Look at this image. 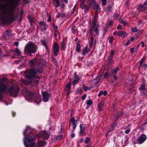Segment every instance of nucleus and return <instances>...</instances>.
I'll return each mask as SVG.
<instances>
[{"label":"nucleus","instance_id":"obj_43","mask_svg":"<svg viewBox=\"0 0 147 147\" xmlns=\"http://www.w3.org/2000/svg\"><path fill=\"white\" fill-rule=\"evenodd\" d=\"M107 0H102V4L103 5H105L106 4Z\"/></svg>","mask_w":147,"mask_h":147},{"label":"nucleus","instance_id":"obj_9","mask_svg":"<svg viewBox=\"0 0 147 147\" xmlns=\"http://www.w3.org/2000/svg\"><path fill=\"white\" fill-rule=\"evenodd\" d=\"M114 35H117L122 38H125L127 35L126 33L124 31L121 30L119 31H116L113 33Z\"/></svg>","mask_w":147,"mask_h":147},{"label":"nucleus","instance_id":"obj_41","mask_svg":"<svg viewBox=\"0 0 147 147\" xmlns=\"http://www.w3.org/2000/svg\"><path fill=\"white\" fill-rule=\"evenodd\" d=\"M113 39L114 38L113 37H111L109 39V42L111 43H112L113 42Z\"/></svg>","mask_w":147,"mask_h":147},{"label":"nucleus","instance_id":"obj_53","mask_svg":"<svg viewBox=\"0 0 147 147\" xmlns=\"http://www.w3.org/2000/svg\"><path fill=\"white\" fill-rule=\"evenodd\" d=\"M84 89L85 91H86L88 90L89 89L88 87H84Z\"/></svg>","mask_w":147,"mask_h":147},{"label":"nucleus","instance_id":"obj_54","mask_svg":"<svg viewBox=\"0 0 147 147\" xmlns=\"http://www.w3.org/2000/svg\"><path fill=\"white\" fill-rule=\"evenodd\" d=\"M130 51L132 54H133L134 53V48H131L130 49Z\"/></svg>","mask_w":147,"mask_h":147},{"label":"nucleus","instance_id":"obj_30","mask_svg":"<svg viewBox=\"0 0 147 147\" xmlns=\"http://www.w3.org/2000/svg\"><path fill=\"white\" fill-rule=\"evenodd\" d=\"M81 50V47L80 45H78L76 46V51L77 52L80 51Z\"/></svg>","mask_w":147,"mask_h":147},{"label":"nucleus","instance_id":"obj_33","mask_svg":"<svg viewBox=\"0 0 147 147\" xmlns=\"http://www.w3.org/2000/svg\"><path fill=\"white\" fill-rule=\"evenodd\" d=\"M119 15L118 13H115L114 15V19L115 20L117 19L119 16Z\"/></svg>","mask_w":147,"mask_h":147},{"label":"nucleus","instance_id":"obj_46","mask_svg":"<svg viewBox=\"0 0 147 147\" xmlns=\"http://www.w3.org/2000/svg\"><path fill=\"white\" fill-rule=\"evenodd\" d=\"M43 26L44 28V31L46 30L48 27V26L45 23L44 24V25Z\"/></svg>","mask_w":147,"mask_h":147},{"label":"nucleus","instance_id":"obj_3","mask_svg":"<svg viewBox=\"0 0 147 147\" xmlns=\"http://www.w3.org/2000/svg\"><path fill=\"white\" fill-rule=\"evenodd\" d=\"M39 63V65L37 68L35 69H32L28 71V73L26 75L27 78V81L22 79L21 82L22 83L26 85L29 84L32 82V78L33 77H36L35 75L37 73H41L42 72V66L45 65V61L43 59H40Z\"/></svg>","mask_w":147,"mask_h":147},{"label":"nucleus","instance_id":"obj_60","mask_svg":"<svg viewBox=\"0 0 147 147\" xmlns=\"http://www.w3.org/2000/svg\"><path fill=\"white\" fill-rule=\"evenodd\" d=\"M143 60H144L143 59H142L140 61V65H141L143 63Z\"/></svg>","mask_w":147,"mask_h":147},{"label":"nucleus","instance_id":"obj_61","mask_svg":"<svg viewBox=\"0 0 147 147\" xmlns=\"http://www.w3.org/2000/svg\"><path fill=\"white\" fill-rule=\"evenodd\" d=\"M55 37H56L57 36V34H58V32L57 31H55Z\"/></svg>","mask_w":147,"mask_h":147},{"label":"nucleus","instance_id":"obj_32","mask_svg":"<svg viewBox=\"0 0 147 147\" xmlns=\"http://www.w3.org/2000/svg\"><path fill=\"white\" fill-rule=\"evenodd\" d=\"M145 85L144 84L142 85L139 88L140 90H144L145 88Z\"/></svg>","mask_w":147,"mask_h":147},{"label":"nucleus","instance_id":"obj_25","mask_svg":"<svg viewBox=\"0 0 147 147\" xmlns=\"http://www.w3.org/2000/svg\"><path fill=\"white\" fill-rule=\"evenodd\" d=\"M27 18L30 21L31 25L32 24V23L35 22V19L32 17L29 16Z\"/></svg>","mask_w":147,"mask_h":147},{"label":"nucleus","instance_id":"obj_48","mask_svg":"<svg viewBox=\"0 0 147 147\" xmlns=\"http://www.w3.org/2000/svg\"><path fill=\"white\" fill-rule=\"evenodd\" d=\"M85 129H80V133L81 134H83L84 133V131Z\"/></svg>","mask_w":147,"mask_h":147},{"label":"nucleus","instance_id":"obj_35","mask_svg":"<svg viewBox=\"0 0 147 147\" xmlns=\"http://www.w3.org/2000/svg\"><path fill=\"white\" fill-rule=\"evenodd\" d=\"M144 7V6L142 4H140L138 8V9L139 10H141L142 8Z\"/></svg>","mask_w":147,"mask_h":147},{"label":"nucleus","instance_id":"obj_7","mask_svg":"<svg viewBox=\"0 0 147 147\" xmlns=\"http://www.w3.org/2000/svg\"><path fill=\"white\" fill-rule=\"evenodd\" d=\"M96 17L94 16L93 18V21L92 24V30L95 32V35L98 36L99 35V26L96 24Z\"/></svg>","mask_w":147,"mask_h":147},{"label":"nucleus","instance_id":"obj_2","mask_svg":"<svg viewBox=\"0 0 147 147\" xmlns=\"http://www.w3.org/2000/svg\"><path fill=\"white\" fill-rule=\"evenodd\" d=\"M6 90L11 96L16 97L18 94L19 88L17 85L9 86L7 79L3 77L0 79V100L2 98L3 94Z\"/></svg>","mask_w":147,"mask_h":147},{"label":"nucleus","instance_id":"obj_52","mask_svg":"<svg viewBox=\"0 0 147 147\" xmlns=\"http://www.w3.org/2000/svg\"><path fill=\"white\" fill-rule=\"evenodd\" d=\"M130 131V129H128L125 131V133L126 134H128Z\"/></svg>","mask_w":147,"mask_h":147},{"label":"nucleus","instance_id":"obj_36","mask_svg":"<svg viewBox=\"0 0 147 147\" xmlns=\"http://www.w3.org/2000/svg\"><path fill=\"white\" fill-rule=\"evenodd\" d=\"M112 7L110 6H109L106 8V10L107 11H111Z\"/></svg>","mask_w":147,"mask_h":147},{"label":"nucleus","instance_id":"obj_21","mask_svg":"<svg viewBox=\"0 0 147 147\" xmlns=\"http://www.w3.org/2000/svg\"><path fill=\"white\" fill-rule=\"evenodd\" d=\"M29 63L31 66H34L35 65L36 63V59H34L30 61L29 62Z\"/></svg>","mask_w":147,"mask_h":147},{"label":"nucleus","instance_id":"obj_28","mask_svg":"<svg viewBox=\"0 0 147 147\" xmlns=\"http://www.w3.org/2000/svg\"><path fill=\"white\" fill-rule=\"evenodd\" d=\"M82 9H87V7L86 5L84 4V3L83 2H82L81 5H80Z\"/></svg>","mask_w":147,"mask_h":147},{"label":"nucleus","instance_id":"obj_24","mask_svg":"<svg viewBox=\"0 0 147 147\" xmlns=\"http://www.w3.org/2000/svg\"><path fill=\"white\" fill-rule=\"evenodd\" d=\"M54 5L57 7L60 6L59 1L58 0H54Z\"/></svg>","mask_w":147,"mask_h":147},{"label":"nucleus","instance_id":"obj_18","mask_svg":"<svg viewBox=\"0 0 147 147\" xmlns=\"http://www.w3.org/2000/svg\"><path fill=\"white\" fill-rule=\"evenodd\" d=\"M12 51L14 52L18 56L20 57L21 56V53L18 49H16L15 50H13Z\"/></svg>","mask_w":147,"mask_h":147},{"label":"nucleus","instance_id":"obj_50","mask_svg":"<svg viewBox=\"0 0 147 147\" xmlns=\"http://www.w3.org/2000/svg\"><path fill=\"white\" fill-rule=\"evenodd\" d=\"M86 97V94H84L83 95V96L82 97V99L83 100H84Z\"/></svg>","mask_w":147,"mask_h":147},{"label":"nucleus","instance_id":"obj_27","mask_svg":"<svg viewBox=\"0 0 147 147\" xmlns=\"http://www.w3.org/2000/svg\"><path fill=\"white\" fill-rule=\"evenodd\" d=\"M45 142L43 141H40L38 142V147H42L44 144Z\"/></svg>","mask_w":147,"mask_h":147},{"label":"nucleus","instance_id":"obj_62","mask_svg":"<svg viewBox=\"0 0 147 147\" xmlns=\"http://www.w3.org/2000/svg\"><path fill=\"white\" fill-rule=\"evenodd\" d=\"M75 136V134L74 133H72L71 135V137L72 138H73Z\"/></svg>","mask_w":147,"mask_h":147},{"label":"nucleus","instance_id":"obj_59","mask_svg":"<svg viewBox=\"0 0 147 147\" xmlns=\"http://www.w3.org/2000/svg\"><path fill=\"white\" fill-rule=\"evenodd\" d=\"M131 41L130 40H128L127 42L126 43V45H128L131 43Z\"/></svg>","mask_w":147,"mask_h":147},{"label":"nucleus","instance_id":"obj_38","mask_svg":"<svg viewBox=\"0 0 147 147\" xmlns=\"http://www.w3.org/2000/svg\"><path fill=\"white\" fill-rule=\"evenodd\" d=\"M109 74L108 73H105L104 75V77L105 78H109Z\"/></svg>","mask_w":147,"mask_h":147},{"label":"nucleus","instance_id":"obj_40","mask_svg":"<svg viewBox=\"0 0 147 147\" xmlns=\"http://www.w3.org/2000/svg\"><path fill=\"white\" fill-rule=\"evenodd\" d=\"M81 92H82V90H81V89H80V88L79 89H78L76 91V93L77 94H79Z\"/></svg>","mask_w":147,"mask_h":147},{"label":"nucleus","instance_id":"obj_63","mask_svg":"<svg viewBox=\"0 0 147 147\" xmlns=\"http://www.w3.org/2000/svg\"><path fill=\"white\" fill-rule=\"evenodd\" d=\"M140 44L141 45L142 47H144V43L143 42H141Z\"/></svg>","mask_w":147,"mask_h":147},{"label":"nucleus","instance_id":"obj_14","mask_svg":"<svg viewBox=\"0 0 147 147\" xmlns=\"http://www.w3.org/2000/svg\"><path fill=\"white\" fill-rule=\"evenodd\" d=\"M74 80L72 82V84L74 86H75L78 82L79 80V78L78 76L75 73L74 75Z\"/></svg>","mask_w":147,"mask_h":147},{"label":"nucleus","instance_id":"obj_16","mask_svg":"<svg viewBox=\"0 0 147 147\" xmlns=\"http://www.w3.org/2000/svg\"><path fill=\"white\" fill-rule=\"evenodd\" d=\"M12 36L11 32L8 30H7L5 31L3 35V36L4 38H6L7 36H8L9 38H10Z\"/></svg>","mask_w":147,"mask_h":147},{"label":"nucleus","instance_id":"obj_23","mask_svg":"<svg viewBox=\"0 0 147 147\" xmlns=\"http://www.w3.org/2000/svg\"><path fill=\"white\" fill-rule=\"evenodd\" d=\"M90 50L89 48H88L87 47H86L85 49L84 50V51L83 52V55H86L87 54L89 51Z\"/></svg>","mask_w":147,"mask_h":147},{"label":"nucleus","instance_id":"obj_49","mask_svg":"<svg viewBox=\"0 0 147 147\" xmlns=\"http://www.w3.org/2000/svg\"><path fill=\"white\" fill-rule=\"evenodd\" d=\"M122 28V26L121 25H119L117 27V29H120Z\"/></svg>","mask_w":147,"mask_h":147},{"label":"nucleus","instance_id":"obj_4","mask_svg":"<svg viewBox=\"0 0 147 147\" xmlns=\"http://www.w3.org/2000/svg\"><path fill=\"white\" fill-rule=\"evenodd\" d=\"M29 128V127H27L23 132L25 138L24 140L25 146V147H36L34 143L36 134L30 133L28 136L25 135V133Z\"/></svg>","mask_w":147,"mask_h":147},{"label":"nucleus","instance_id":"obj_6","mask_svg":"<svg viewBox=\"0 0 147 147\" xmlns=\"http://www.w3.org/2000/svg\"><path fill=\"white\" fill-rule=\"evenodd\" d=\"M26 98L29 99H33L38 104L37 102L38 100V95L34 92H27Z\"/></svg>","mask_w":147,"mask_h":147},{"label":"nucleus","instance_id":"obj_13","mask_svg":"<svg viewBox=\"0 0 147 147\" xmlns=\"http://www.w3.org/2000/svg\"><path fill=\"white\" fill-rule=\"evenodd\" d=\"M71 81L68 82L66 86L65 90L67 92V94L68 95L70 93V90L71 89V84L70 83Z\"/></svg>","mask_w":147,"mask_h":147},{"label":"nucleus","instance_id":"obj_45","mask_svg":"<svg viewBox=\"0 0 147 147\" xmlns=\"http://www.w3.org/2000/svg\"><path fill=\"white\" fill-rule=\"evenodd\" d=\"M114 129V127H112L111 128V129H110L108 131V133L106 135V137H107L108 135V134L109 132H110L111 130H113Z\"/></svg>","mask_w":147,"mask_h":147},{"label":"nucleus","instance_id":"obj_15","mask_svg":"<svg viewBox=\"0 0 147 147\" xmlns=\"http://www.w3.org/2000/svg\"><path fill=\"white\" fill-rule=\"evenodd\" d=\"M70 121H71V122L72 123L73 130H74L76 128V120H75V118L73 117L70 119Z\"/></svg>","mask_w":147,"mask_h":147},{"label":"nucleus","instance_id":"obj_42","mask_svg":"<svg viewBox=\"0 0 147 147\" xmlns=\"http://www.w3.org/2000/svg\"><path fill=\"white\" fill-rule=\"evenodd\" d=\"M119 22L121 23H122L125 25H126V22L122 20H119Z\"/></svg>","mask_w":147,"mask_h":147},{"label":"nucleus","instance_id":"obj_26","mask_svg":"<svg viewBox=\"0 0 147 147\" xmlns=\"http://www.w3.org/2000/svg\"><path fill=\"white\" fill-rule=\"evenodd\" d=\"M65 16V14L63 12L59 13L58 15L57 16V18L61 17H64Z\"/></svg>","mask_w":147,"mask_h":147},{"label":"nucleus","instance_id":"obj_10","mask_svg":"<svg viewBox=\"0 0 147 147\" xmlns=\"http://www.w3.org/2000/svg\"><path fill=\"white\" fill-rule=\"evenodd\" d=\"M147 139V137L145 134H142L138 139V143L139 144H141L144 143Z\"/></svg>","mask_w":147,"mask_h":147},{"label":"nucleus","instance_id":"obj_56","mask_svg":"<svg viewBox=\"0 0 147 147\" xmlns=\"http://www.w3.org/2000/svg\"><path fill=\"white\" fill-rule=\"evenodd\" d=\"M43 45L45 46L46 49L47 50L48 49V48L46 43L45 42H43Z\"/></svg>","mask_w":147,"mask_h":147},{"label":"nucleus","instance_id":"obj_44","mask_svg":"<svg viewBox=\"0 0 147 147\" xmlns=\"http://www.w3.org/2000/svg\"><path fill=\"white\" fill-rule=\"evenodd\" d=\"M38 23L40 26H43L45 24V23L44 22H38Z\"/></svg>","mask_w":147,"mask_h":147},{"label":"nucleus","instance_id":"obj_51","mask_svg":"<svg viewBox=\"0 0 147 147\" xmlns=\"http://www.w3.org/2000/svg\"><path fill=\"white\" fill-rule=\"evenodd\" d=\"M103 94V91L102 90L100 91L98 95L99 97L101 96Z\"/></svg>","mask_w":147,"mask_h":147},{"label":"nucleus","instance_id":"obj_31","mask_svg":"<svg viewBox=\"0 0 147 147\" xmlns=\"http://www.w3.org/2000/svg\"><path fill=\"white\" fill-rule=\"evenodd\" d=\"M131 31L133 32H136L138 31V29L136 27H134L131 28Z\"/></svg>","mask_w":147,"mask_h":147},{"label":"nucleus","instance_id":"obj_34","mask_svg":"<svg viewBox=\"0 0 147 147\" xmlns=\"http://www.w3.org/2000/svg\"><path fill=\"white\" fill-rule=\"evenodd\" d=\"M90 140V138L89 137H87L86 138V140L85 141V142L86 144H88L89 143Z\"/></svg>","mask_w":147,"mask_h":147},{"label":"nucleus","instance_id":"obj_37","mask_svg":"<svg viewBox=\"0 0 147 147\" xmlns=\"http://www.w3.org/2000/svg\"><path fill=\"white\" fill-rule=\"evenodd\" d=\"M92 103V102L91 100H88L87 102V104L88 105H90Z\"/></svg>","mask_w":147,"mask_h":147},{"label":"nucleus","instance_id":"obj_1","mask_svg":"<svg viewBox=\"0 0 147 147\" xmlns=\"http://www.w3.org/2000/svg\"><path fill=\"white\" fill-rule=\"evenodd\" d=\"M5 4L0 5V22L3 24H7L17 18L14 4L17 0H4Z\"/></svg>","mask_w":147,"mask_h":147},{"label":"nucleus","instance_id":"obj_11","mask_svg":"<svg viewBox=\"0 0 147 147\" xmlns=\"http://www.w3.org/2000/svg\"><path fill=\"white\" fill-rule=\"evenodd\" d=\"M54 52L53 54L55 56H57L59 51V46L58 44L55 42L53 45Z\"/></svg>","mask_w":147,"mask_h":147},{"label":"nucleus","instance_id":"obj_20","mask_svg":"<svg viewBox=\"0 0 147 147\" xmlns=\"http://www.w3.org/2000/svg\"><path fill=\"white\" fill-rule=\"evenodd\" d=\"M115 54V52L113 50H111V51L110 55L108 58V59L109 61H110L112 59V57Z\"/></svg>","mask_w":147,"mask_h":147},{"label":"nucleus","instance_id":"obj_55","mask_svg":"<svg viewBox=\"0 0 147 147\" xmlns=\"http://www.w3.org/2000/svg\"><path fill=\"white\" fill-rule=\"evenodd\" d=\"M54 29L55 30V31H57V26H54Z\"/></svg>","mask_w":147,"mask_h":147},{"label":"nucleus","instance_id":"obj_47","mask_svg":"<svg viewBox=\"0 0 147 147\" xmlns=\"http://www.w3.org/2000/svg\"><path fill=\"white\" fill-rule=\"evenodd\" d=\"M80 129H85V127H83L82 125V124H80Z\"/></svg>","mask_w":147,"mask_h":147},{"label":"nucleus","instance_id":"obj_17","mask_svg":"<svg viewBox=\"0 0 147 147\" xmlns=\"http://www.w3.org/2000/svg\"><path fill=\"white\" fill-rule=\"evenodd\" d=\"M92 6L94 8L98 10L100 9V8L99 7L98 5L96 3L95 1L92 2Z\"/></svg>","mask_w":147,"mask_h":147},{"label":"nucleus","instance_id":"obj_22","mask_svg":"<svg viewBox=\"0 0 147 147\" xmlns=\"http://www.w3.org/2000/svg\"><path fill=\"white\" fill-rule=\"evenodd\" d=\"M104 102L103 101H101L98 105V108L99 111H101L102 108L104 105Z\"/></svg>","mask_w":147,"mask_h":147},{"label":"nucleus","instance_id":"obj_8","mask_svg":"<svg viewBox=\"0 0 147 147\" xmlns=\"http://www.w3.org/2000/svg\"><path fill=\"white\" fill-rule=\"evenodd\" d=\"M37 136L39 138L41 137L45 140H47L49 137V134L47 132L42 131L37 134Z\"/></svg>","mask_w":147,"mask_h":147},{"label":"nucleus","instance_id":"obj_12","mask_svg":"<svg viewBox=\"0 0 147 147\" xmlns=\"http://www.w3.org/2000/svg\"><path fill=\"white\" fill-rule=\"evenodd\" d=\"M42 95L43 101L45 102H47L48 101L51 95L48 93L46 92H43Z\"/></svg>","mask_w":147,"mask_h":147},{"label":"nucleus","instance_id":"obj_29","mask_svg":"<svg viewBox=\"0 0 147 147\" xmlns=\"http://www.w3.org/2000/svg\"><path fill=\"white\" fill-rule=\"evenodd\" d=\"M61 48L63 50H64L65 49V48H66L65 44L63 42H62V43L61 45Z\"/></svg>","mask_w":147,"mask_h":147},{"label":"nucleus","instance_id":"obj_64","mask_svg":"<svg viewBox=\"0 0 147 147\" xmlns=\"http://www.w3.org/2000/svg\"><path fill=\"white\" fill-rule=\"evenodd\" d=\"M19 43L18 42H16L15 43V45L16 46H18Z\"/></svg>","mask_w":147,"mask_h":147},{"label":"nucleus","instance_id":"obj_57","mask_svg":"<svg viewBox=\"0 0 147 147\" xmlns=\"http://www.w3.org/2000/svg\"><path fill=\"white\" fill-rule=\"evenodd\" d=\"M103 94L104 96H106L107 94V92L106 91H105L103 92Z\"/></svg>","mask_w":147,"mask_h":147},{"label":"nucleus","instance_id":"obj_5","mask_svg":"<svg viewBox=\"0 0 147 147\" xmlns=\"http://www.w3.org/2000/svg\"><path fill=\"white\" fill-rule=\"evenodd\" d=\"M24 51L28 53H34L36 51V46L33 43L29 42L26 46Z\"/></svg>","mask_w":147,"mask_h":147},{"label":"nucleus","instance_id":"obj_58","mask_svg":"<svg viewBox=\"0 0 147 147\" xmlns=\"http://www.w3.org/2000/svg\"><path fill=\"white\" fill-rule=\"evenodd\" d=\"M121 116V115H116V114L115 115V116H117V117H116V119H115V120H117V119L118 118V117H120Z\"/></svg>","mask_w":147,"mask_h":147},{"label":"nucleus","instance_id":"obj_19","mask_svg":"<svg viewBox=\"0 0 147 147\" xmlns=\"http://www.w3.org/2000/svg\"><path fill=\"white\" fill-rule=\"evenodd\" d=\"M119 70V68L117 67L115 69H113L111 70V74L112 75L116 74Z\"/></svg>","mask_w":147,"mask_h":147},{"label":"nucleus","instance_id":"obj_39","mask_svg":"<svg viewBox=\"0 0 147 147\" xmlns=\"http://www.w3.org/2000/svg\"><path fill=\"white\" fill-rule=\"evenodd\" d=\"M94 38L92 37H91V41L90 42V44L91 45H93L94 43Z\"/></svg>","mask_w":147,"mask_h":147}]
</instances>
